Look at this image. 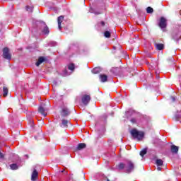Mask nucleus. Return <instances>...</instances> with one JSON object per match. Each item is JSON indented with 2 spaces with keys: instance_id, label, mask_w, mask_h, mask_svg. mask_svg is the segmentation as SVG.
<instances>
[{
  "instance_id": "obj_27",
  "label": "nucleus",
  "mask_w": 181,
  "mask_h": 181,
  "mask_svg": "<svg viewBox=\"0 0 181 181\" xmlns=\"http://www.w3.org/2000/svg\"><path fill=\"white\" fill-rule=\"evenodd\" d=\"M130 121H131L132 124H136V119H135V118L131 119Z\"/></svg>"
},
{
  "instance_id": "obj_31",
  "label": "nucleus",
  "mask_w": 181,
  "mask_h": 181,
  "mask_svg": "<svg viewBox=\"0 0 181 181\" xmlns=\"http://www.w3.org/2000/svg\"><path fill=\"white\" fill-rule=\"evenodd\" d=\"M94 13H95V15H100V13H101L100 12L95 11Z\"/></svg>"
},
{
  "instance_id": "obj_5",
  "label": "nucleus",
  "mask_w": 181,
  "mask_h": 181,
  "mask_svg": "<svg viewBox=\"0 0 181 181\" xmlns=\"http://www.w3.org/2000/svg\"><path fill=\"white\" fill-rule=\"evenodd\" d=\"M90 100L91 98L88 95H83L81 98V101L85 105H88V103H90Z\"/></svg>"
},
{
  "instance_id": "obj_21",
  "label": "nucleus",
  "mask_w": 181,
  "mask_h": 181,
  "mask_svg": "<svg viewBox=\"0 0 181 181\" xmlns=\"http://www.w3.org/2000/svg\"><path fill=\"white\" fill-rule=\"evenodd\" d=\"M104 36H105V37H107V38L111 37V32H110V31H105V32L104 33Z\"/></svg>"
},
{
  "instance_id": "obj_33",
  "label": "nucleus",
  "mask_w": 181,
  "mask_h": 181,
  "mask_svg": "<svg viewBox=\"0 0 181 181\" xmlns=\"http://www.w3.org/2000/svg\"><path fill=\"white\" fill-rule=\"evenodd\" d=\"M65 76H69V74H65Z\"/></svg>"
},
{
  "instance_id": "obj_23",
  "label": "nucleus",
  "mask_w": 181,
  "mask_h": 181,
  "mask_svg": "<svg viewBox=\"0 0 181 181\" xmlns=\"http://www.w3.org/2000/svg\"><path fill=\"white\" fill-rule=\"evenodd\" d=\"M69 70H71V71H74V64H70L68 66Z\"/></svg>"
},
{
  "instance_id": "obj_15",
  "label": "nucleus",
  "mask_w": 181,
  "mask_h": 181,
  "mask_svg": "<svg viewBox=\"0 0 181 181\" xmlns=\"http://www.w3.org/2000/svg\"><path fill=\"white\" fill-rule=\"evenodd\" d=\"M173 39H174V40H179V39H180V35L179 34V32H174L173 33Z\"/></svg>"
},
{
  "instance_id": "obj_19",
  "label": "nucleus",
  "mask_w": 181,
  "mask_h": 181,
  "mask_svg": "<svg viewBox=\"0 0 181 181\" xmlns=\"http://www.w3.org/2000/svg\"><path fill=\"white\" fill-rule=\"evenodd\" d=\"M156 47L157 50H163L164 45L163 44H156Z\"/></svg>"
},
{
  "instance_id": "obj_32",
  "label": "nucleus",
  "mask_w": 181,
  "mask_h": 181,
  "mask_svg": "<svg viewBox=\"0 0 181 181\" xmlns=\"http://www.w3.org/2000/svg\"><path fill=\"white\" fill-rule=\"evenodd\" d=\"M157 170H158V171L162 170V168L158 166Z\"/></svg>"
},
{
  "instance_id": "obj_12",
  "label": "nucleus",
  "mask_w": 181,
  "mask_h": 181,
  "mask_svg": "<svg viewBox=\"0 0 181 181\" xmlns=\"http://www.w3.org/2000/svg\"><path fill=\"white\" fill-rule=\"evenodd\" d=\"M172 153L177 154L179 152V147L175 145H172L170 147Z\"/></svg>"
},
{
  "instance_id": "obj_20",
  "label": "nucleus",
  "mask_w": 181,
  "mask_h": 181,
  "mask_svg": "<svg viewBox=\"0 0 181 181\" xmlns=\"http://www.w3.org/2000/svg\"><path fill=\"white\" fill-rule=\"evenodd\" d=\"M3 95L4 97H6V95H8V88L6 87L3 88Z\"/></svg>"
},
{
  "instance_id": "obj_11",
  "label": "nucleus",
  "mask_w": 181,
  "mask_h": 181,
  "mask_svg": "<svg viewBox=\"0 0 181 181\" xmlns=\"http://www.w3.org/2000/svg\"><path fill=\"white\" fill-rule=\"evenodd\" d=\"M64 19V17L63 16H61L58 17V19H57V21H58V28H59V30H62V22H63Z\"/></svg>"
},
{
  "instance_id": "obj_4",
  "label": "nucleus",
  "mask_w": 181,
  "mask_h": 181,
  "mask_svg": "<svg viewBox=\"0 0 181 181\" xmlns=\"http://www.w3.org/2000/svg\"><path fill=\"white\" fill-rule=\"evenodd\" d=\"M3 57L4 59H6V60H11V56L9 53V49H8V47L3 49Z\"/></svg>"
},
{
  "instance_id": "obj_7",
  "label": "nucleus",
  "mask_w": 181,
  "mask_h": 181,
  "mask_svg": "<svg viewBox=\"0 0 181 181\" xmlns=\"http://www.w3.org/2000/svg\"><path fill=\"white\" fill-rule=\"evenodd\" d=\"M70 114V111H69V109L67 107H64L62 109V111L61 112L62 117H67Z\"/></svg>"
},
{
  "instance_id": "obj_10",
  "label": "nucleus",
  "mask_w": 181,
  "mask_h": 181,
  "mask_svg": "<svg viewBox=\"0 0 181 181\" xmlns=\"http://www.w3.org/2000/svg\"><path fill=\"white\" fill-rule=\"evenodd\" d=\"M99 78L101 83H105L107 82V80H108V76H107L105 74H100L99 75Z\"/></svg>"
},
{
  "instance_id": "obj_26",
  "label": "nucleus",
  "mask_w": 181,
  "mask_h": 181,
  "mask_svg": "<svg viewBox=\"0 0 181 181\" xmlns=\"http://www.w3.org/2000/svg\"><path fill=\"white\" fill-rule=\"evenodd\" d=\"M146 152H147L146 148L143 149V150L140 152V156H141V157L144 158V155H146Z\"/></svg>"
},
{
  "instance_id": "obj_17",
  "label": "nucleus",
  "mask_w": 181,
  "mask_h": 181,
  "mask_svg": "<svg viewBox=\"0 0 181 181\" xmlns=\"http://www.w3.org/2000/svg\"><path fill=\"white\" fill-rule=\"evenodd\" d=\"M86 144L81 143V144H78L77 149H78V151H81V149H84V148H86Z\"/></svg>"
},
{
  "instance_id": "obj_6",
  "label": "nucleus",
  "mask_w": 181,
  "mask_h": 181,
  "mask_svg": "<svg viewBox=\"0 0 181 181\" xmlns=\"http://www.w3.org/2000/svg\"><path fill=\"white\" fill-rule=\"evenodd\" d=\"M69 120L63 119L62 122L59 124V127H61V128H67L69 127Z\"/></svg>"
},
{
  "instance_id": "obj_28",
  "label": "nucleus",
  "mask_w": 181,
  "mask_h": 181,
  "mask_svg": "<svg viewBox=\"0 0 181 181\" xmlns=\"http://www.w3.org/2000/svg\"><path fill=\"white\" fill-rule=\"evenodd\" d=\"M100 26H105V23L104 21H101L100 23H99Z\"/></svg>"
},
{
  "instance_id": "obj_22",
  "label": "nucleus",
  "mask_w": 181,
  "mask_h": 181,
  "mask_svg": "<svg viewBox=\"0 0 181 181\" xmlns=\"http://www.w3.org/2000/svg\"><path fill=\"white\" fill-rule=\"evenodd\" d=\"M146 12L147 13H153V8L152 7H147Z\"/></svg>"
},
{
  "instance_id": "obj_1",
  "label": "nucleus",
  "mask_w": 181,
  "mask_h": 181,
  "mask_svg": "<svg viewBox=\"0 0 181 181\" xmlns=\"http://www.w3.org/2000/svg\"><path fill=\"white\" fill-rule=\"evenodd\" d=\"M117 168L119 170H122V169H124V172H126V173H131L134 172L135 169V164H134L132 161L128 160L125 162V163H120L117 165Z\"/></svg>"
},
{
  "instance_id": "obj_18",
  "label": "nucleus",
  "mask_w": 181,
  "mask_h": 181,
  "mask_svg": "<svg viewBox=\"0 0 181 181\" xmlns=\"http://www.w3.org/2000/svg\"><path fill=\"white\" fill-rule=\"evenodd\" d=\"M156 165H157V166H163V160H162V159H157L156 160Z\"/></svg>"
},
{
  "instance_id": "obj_13",
  "label": "nucleus",
  "mask_w": 181,
  "mask_h": 181,
  "mask_svg": "<svg viewBox=\"0 0 181 181\" xmlns=\"http://www.w3.org/2000/svg\"><path fill=\"white\" fill-rule=\"evenodd\" d=\"M37 176H38L37 171L36 170H34L31 175V180L36 181V178L37 177Z\"/></svg>"
},
{
  "instance_id": "obj_35",
  "label": "nucleus",
  "mask_w": 181,
  "mask_h": 181,
  "mask_svg": "<svg viewBox=\"0 0 181 181\" xmlns=\"http://www.w3.org/2000/svg\"><path fill=\"white\" fill-rule=\"evenodd\" d=\"M54 84H56V82H55V81H54Z\"/></svg>"
},
{
  "instance_id": "obj_9",
  "label": "nucleus",
  "mask_w": 181,
  "mask_h": 181,
  "mask_svg": "<svg viewBox=\"0 0 181 181\" xmlns=\"http://www.w3.org/2000/svg\"><path fill=\"white\" fill-rule=\"evenodd\" d=\"M38 111L44 117H46V115H47V113H46L47 110L43 106H40L38 108Z\"/></svg>"
},
{
  "instance_id": "obj_34",
  "label": "nucleus",
  "mask_w": 181,
  "mask_h": 181,
  "mask_svg": "<svg viewBox=\"0 0 181 181\" xmlns=\"http://www.w3.org/2000/svg\"><path fill=\"white\" fill-rule=\"evenodd\" d=\"M90 12L91 13H93V11H92L91 10L90 11Z\"/></svg>"
},
{
  "instance_id": "obj_8",
  "label": "nucleus",
  "mask_w": 181,
  "mask_h": 181,
  "mask_svg": "<svg viewBox=\"0 0 181 181\" xmlns=\"http://www.w3.org/2000/svg\"><path fill=\"white\" fill-rule=\"evenodd\" d=\"M42 24L44 25V28L42 30V33L44 35H48L49 33H50V30H49V27H47V25H46V23H42Z\"/></svg>"
},
{
  "instance_id": "obj_24",
  "label": "nucleus",
  "mask_w": 181,
  "mask_h": 181,
  "mask_svg": "<svg viewBox=\"0 0 181 181\" xmlns=\"http://www.w3.org/2000/svg\"><path fill=\"white\" fill-rule=\"evenodd\" d=\"M10 168L12 170H16V169H18V165L16 164H11L10 165Z\"/></svg>"
},
{
  "instance_id": "obj_3",
  "label": "nucleus",
  "mask_w": 181,
  "mask_h": 181,
  "mask_svg": "<svg viewBox=\"0 0 181 181\" xmlns=\"http://www.w3.org/2000/svg\"><path fill=\"white\" fill-rule=\"evenodd\" d=\"M158 26L160 29H165L166 26H168V20H166L165 17H160L158 22Z\"/></svg>"
},
{
  "instance_id": "obj_29",
  "label": "nucleus",
  "mask_w": 181,
  "mask_h": 181,
  "mask_svg": "<svg viewBox=\"0 0 181 181\" xmlns=\"http://www.w3.org/2000/svg\"><path fill=\"white\" fill-rule=\"evenodd\" d=\"M170 98H171L173 103H175V101H176V98L175 97L171 96Z\"/></svg>"
},
{
  "instance_id": "obj_2",
  "label": "nucleus",
  "mask_w": 181,
  "mask_h": 181,
  "mask_svg": "<svg viewBox=\"0 0 181 181\" xmlns=\"http://www.w3.org/2000/svg\"><path fill=\"white\" fill-rule=\"evenodd\" d=\"M130 134L134 139H137L138 141H142L144 136H145V133L144 132H139L136 129H132Z\"/></svg>"
},
{
  "instance_id": "obj_14",
  "label": "nucleus",
  "mask_w": 181,
  "mask_h": 181,
  "mask_svg": "<svg viewBox=\"0 0 181 181\" xmlns=\"http://www.w3.org/2000/svg\"><path fill=\"white\" fill-rule=\"evenodd\" d=\"M45 60H46V59H45V57H40L38 59V61L35 63V66H37V67H39L40 66V64H42V63H43V62H45Z\"/></svg>"
},
{
  "instance_id": "obj_25",
  "label": "nucleus",
  "mask_w": 181,
  "mask_h": 181,
  "mask_svg": "<svg viewBox=\"0 0 181 181\" xmlns=\"http://www.w3.org/2000/svg\"><path fill=\"white\" fill-rule=\"evenodd\" d=\"M26 11H28V12H33V6H26Z\"/></svg>"
},
{
  "instance_id": "obj_16",
  "label": "nucleus",
  "mask_w": 181,
  "mask_h": 181,
  "mask_svg": "<svg viewBox=\"0 0 181 181\" xmlns=\"http://www.w3.org/2000/svg\"><path fill=\"white\" fill-rule=\"evenodd\" d=\"M101 68L100 67H95L92 70V73L93 74H98V73H101Z\"/></svg>"
},
{
  "instance_id": "obj_30",
  "label": "nucleus",
  "mask_w": 181,
  "mask_h": 181,
  "mask_svg": "<svg viewBox=\"0 0 181 181\" xmlns=\"http://www.w3.org/2000/svg\"><path fill=\"white\" fill-rule=\"evenodd\" d=\"M2 158H4V154H2V153L0 152V159H2Z\"/></svg>"
}]
</instances>
